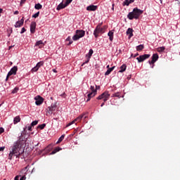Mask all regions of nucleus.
I'll return each instance as SVG.
<instances>
[{
    "mask_svg": "<svg viewBox=\"0 0 180 180\" xmlns=\"http://www.w3.org/2000/svg\"><path fill=\"white\" fill-rule=\"evenodd\" d=\"M144 13V11L138 8H134L131 12H129L127 15V18L129 20H133V19H139L140 16L143 15Z\"/></svg>",
    "mask_w": 180,
    "mask_h": 180,
    "instance_id": "nucleus-1",
    "label": "nucleus"
},
{
    "mask_svg": "<svg viewBox=\"0 0 180 180\" xmlns=\"http://www.w3.org/2000/svg\"><path fill=\"white\" fill-rule=\"evenodd\" d=\"M22 153H23V151L20 149V146L19 145H14L12 148L11 152H10L8 155V160H12V157H13V155L19 157Z\"/></svg>",
    "mask_w": 180,
    "mask_h": 180,
    "instance_id": "nucleus-2",
    "label": "nucleus"
},
{
    "mask_svg": "<svg viewBox=\"0 0 180 180\" xmlns=\"http://www.w3.org/2000/svg\"><path fill=\"white\" fill-rule=\"evenodd\" d=\"M75 33L76 34L72 37L73 41H77L85 36V30H77Z\"/></svg>",
    "mask_w": 180,
    "mask_h": 180,
    "instance_id": "nucleus-3",
    "label": "nucleus"
},
{
    "mask_svg": "<svg viewBox=\"0 0 180 180\" xmlns=\"http://www.w3.org/2000/svg\"><path fill=\"white\" fill-rule=\"evenodd\" d=\"M100 33H105V28L101 27V25H97L94 30L93 34L96 39H98Z\"/></svg>",
    "mask_w": 180,
    "mask_h": 180,
    "instance_id": "nucleus-4",
    "label": "nucleus"
},
{
    "mask_svg": "<svg viewBox=\"0 0 180 180\" xmlns=\"http://www.w3.org/2000/svg\"><path fill=\"white\" fill-rule=\"evenodd\" d=\"M109 98H110V94H109V91H105L103 94H101L100 96H98L96 99L101 100L103 99V102H106L109 101Z\"/></svg>",
    "mask_w": 180,
    "mask_h": 180,
    "instance_id": "nucleus-5",
    "label": "nucleus"
},
{
    "mask_svg": "<svg viewBox=\"0 0 180 180\" xmlns=\"http://www.w3.org/2000/svg\"><path fill=\"white\" fill-rule=\"evenodd\" d=\"M56 109H57V105L51 104L46 110V116H51L53 115V112H56Z\"/></svg>",
    "mask_w": 180,
    "mask_h": 180,
    "instance_id": "nucleus-6",
    "label": "nucleus"
},
{
    "mask_svg": "<svg viewBox=\"0 0 180 180\" xmlns=\"http://www.w3.org/2000/svg\"><path fill=\"white\" fill-rule=\"evenodd\" d=\"M34 99L35 101V105H37V106H40V105H43V102H44V98L39 95L35 96Z\"/></svg>",
    "mask_w": 180,
    "mask_h": 180,
    "instance_id": "nucleus-7",
    "label": "nucleus"
},
{
    "mask_svg": "<svg viewBox=\"0 0 180 180\" xmlns=\"http://www.w3.org/2000/svg\"><path fill=\"white\" fill-rule=\"evenodd\" d=\"M150 54L141 55L136 58V60L138 63H143V61H145V60H147V58H150Z\"/></svg>",
    "mask_w": 180,
    "mask_h": 180,
    "instance_id": "nucleus-8",
    "label": "nucleus"
},
{
    "mask_svg": "<svg viewBox=\"0 0 180 180\" xmlns=\"http://www.w3.org/2000/svg\"><path fill=\"white\" fill-rule=\"evenodd\" d=\"M17 71H18V66L13 67L7 74V77H11V75H16Z\"/></svg>",
    "mask_w": 180,
    "mask_h": 180,
    "instance_id": "nucleus-9",
    "label": "nucleus"
},
{
    "mask_svg": "<svg viewBox=\"0 0 180 180\" xmlns=\"http://www.w3.org/2000/svg\"><path fill=\"white\" fill-rule=\"evenodd\" d=\"M158 58H159V56H158V53H154L153 56H152V61L150 60H148V63L150 65L153 64L154 65V63L157 61H158Z\"/></svg>",
    "mask_w": 180,
    "mask_h": 180,
    "instance_id": "nucleus-10",
    "label": "nucleus"
},
{
    "mask_svg": "<svg viewBox=\"0 0 180 180\" xmlns=\"http://www.w3.org/2000/svg\"><path fill=\"white\" fill-rule=\"evenodd\" d=\"M97 9H98V6H95L93 4L86 7V11H89V12H95V11H96Z\"/></svg>",
    "mask_w": 180,
    "mask_h": 180,
    "instance_id": "nucleus-11",
    "label": "nucleus"
},
{
    "mask_svg": "<svg viewBox=\"0 0 180 180\" xmlns=\"http://www.w3.org/2000/svg\"><path fill=\"white\" fill-rule=\"evenodd\" d=\"M36 32V22H32L30 24V32L33 34Z\"/></svg>",
    "mask_w": 180,
    "mask_h": 180,
    "instance_id": "nucleus-12",
    "label": "nucleus"
},
{
    "mask_svg": "<svg viewBox=\"0 0 180 180\" xmlns=\"http://www.w3.org/2000/svg\"><path fill=\"white\" fill-rule=\"evenodd\" d=\"M25 22L24 17L22 18L21 20H18L15 22V27H20L23 26V23Z\"/></svg>",
    "mask_w": 180,
    "mask_h": 180,
    "instance_id": "nucleus-13",
    "label": "nucleus"
},
{
    "mask_svg": "<svg viewBox=\"0 0 180 180\" xmlns=\"http://www.w3.org/2000/svg\"><path fill=\"white\" fill-rule=\"evenodd\" d=\"M67 6H68L65 3L61 2L60 4H58L56 9L57 11H61V9H64V8H67Z\"/></svg>",
    "mask_w": 180,
    "mask_h": 180,
    "instance_id": "nucleus-14",
    "label": "nucleus"
},
{
    "mask_svg": "<svg viewBox=\"0 0 180 180\" xmlns=\"http://www.w3.org/2000/svg\"><path fill=\"white\" fill-rule=\"evenodd\" d=\"M115 68H116V66H112V68H108L107 71L105 72V76L110 75V72H112V71H113Z\"/></svg>",
    "mask_w": 180,
    "mask_h": 180,
    "instance_id": "nucleus-15",
    "label": "nucleus"
},
{
    "mask_svg": "<svg viewBox=\"0 0 180 180\" xmlns=\"http://www.w3.org/2000/svg\"><path fill=\"white\" fill-rule=\"evenodd\" d=\"M108 36L109 37L110 41H113L114 32L112 30L109 31V32L108 33Z\"/></svg>",
    "mask_w": 180,
    "mask_h": 180,
    "instance_id": "nucleus-16",
    "label": "nucleus"
},
{
    "mask_svg": "<svg viewBox=\"0 0 180 180\" xmlns=\"http://www.w3.org/2000/svg\"><path fill=\"white\" fill-rule=\"evenodd\" d=\"M92 54H94V50L92 49H89V53L86 54V58L91 60V57H92Z\"/></svg>",
    "mask_w": 180,
    "mask_h": 180,
    "instance_id": "nucleus-17",
    "label": "nucleus"
},
{
    "mask_svg": "<svg viewBox=\"0 0 180 180\" xmlns=\"http://www.w3.org/2000/svg\"><path fill=\"white\" fill-rule=\"evenodd\" d=\"M127 34H129V39L131 37H133V29L132 28H128L127 30Z\"/></svg>",
    "mask_w": 180,
    "mask_h": 180,
    "instance_id": "nucleus-18",
    "label": "nucleus"
},
{
    "mask_svg": "<svg viewBox=\"0 0 180 180\" xmlns=\"http://www.w3.org/2000/svg\"><path fill=\"white\" fill-rule=\"evenodd\" d=\"M120 70H119V72L122 73V72H124V71H126V68H127V66L126 65V64H123L122 65L120 66Z\"/></svg>",
    "mask_w": 180,
    "mask_h": 180,
    "instance_id": "nucleus-19",
    "label": "nucleus"
},
{
    "mask_svg": "<svg viewBox=\"0 0 180 180\" xmlns=\"http://www.w3.org/2000/svg\"><path fill=\"white\" fill-rule=\"evenodd\" d=\"M61 150H63V148H60V147H56L51 153V155H53L54 154H56V153H58V151H61Z\"/></svg>",
    "mask_w": 180,
    "mask_h": 180,
    "instance_id": "nucleus-20",
    "label": "nucleus"
},
{
    "mask_svg": "<svg viewBox=\"0 0 180 180\" xmlns=\"http://www.w3.org/2000/svg\"><path fill=\"white\" fill-rule=\"evenodd\" d=\"M20 122V116H16L13 119V123L14 124H16L17 123H19Z\"/></svg>",
    "mask_w": 180,
    "mask_h": 180,
    "instance_id": "nucleus-21",
    "label": "nucleus"
},
{
    "mask_svg": "<svg viewBox=\"0 0 180 180\" xmlns=\"http://www.w3.org/2000/svg\"><path fill=\"white\" fill-rule=\"evenodd\" d=\"M14 180H26V176H22L20 177V176H16L14 178Z\"/></svg>",
    "mask_w": 180,
    "mask_h": 180,
    "instance_id": "nucleus-22",
    "label": "nucleus"
},
{
    "mask_svg": "<svg viewBox=\"0 0 180 180\" xmlns=\"http://www.w3.org/2000/svg\"><path fill=\"white\" fill-rule=\"evenodd\" d=\"M66 41H69V43L68 44V46H71V44H72V43L74 42L71 39V37L70 36L67 37Z\"/></svg>",
    "mask_w": 180,
    "mask_h": 180,
    "instance_id": "nucleus-23",
    "label": "nucleus"
},
{
    "mask_svg": "<svg viewBox=\"0 0 180 180\" xmlns=\"http://www.w3.org/2000/svg\"><path fill=\"white\" fill-rule=\"evenodd\" d=\"M34 8L39 11L43 8V6L40 3H38L35 4Z\"/></svg>",
    "mask_w": 180,
    "mask_h": 180,
    "instance_id": "nucleus-24",
    "label": "nucleus"
},
{
    "mask_svg": "<svg viewBox=\"0 0 180 180\" xmlns=\"http://www.w3.org/2000/svg\"><path fill=\"white\" fill-rule=\"evenodd\" d=\"M43 65H44V61H39L36 65V66L38 68V69H39L40 67H43Z\"/></svg>",
    "mask_w": 180,
    "mask_h": 180,
    "instance_id": "nucleus-25",
    "label": "nucleus"
},
{
    "mask_svg": "<svg viewBox=\"0 0 180 180\" xmlns=\"http://www.w3.org/2000/svg\"><path fill=\"white\" fill-rule=\"evenodd\" d=\"M64 137H65V134L61 135V136L58 139V141L56 142V144H59V143H61V141L64 140Z\"/></svg>",
    "mask_w": 180,
    "mask_h": 180,
    "instance_id": "nucleus-26",
    "label": "nucleus"
},
{
    "mask_svg": "<svg viewBox=\"0 0 180 180\" xmlns=\"http://www.w3.org/2000/svg\"><path fill=\"white\" fill-rule=\"evenodd\" d=\"M165 51V46H160L158 48V53H164Z\"/></svg>",
    "mask_w": 180,
    "mask_h": 180,
    "instance_id": "nucleus-27",
    "label": "nucleus"
},
{
    "mask_svg": "<svg viewBox=\"0 0 180 180\" xmlns=\"http://www.w3.org/2000/svg\"><path fill=\"white\" fill-rule=\"evenodd\" d=\"M112 98H122V96H120V93L119 92H117V93H115L112 95Z\"/></svg>",
    "mask_w": 180,
    "mask_h": 180,
    "instance_id": "nucleus-28",
    "label": "nucleus"
},
{
    "mask_svg": "<svg viewBox=\"0 0 180 180\" xmlns=\"http://www.w3.org/2000/svg\"><path fill=\"white\" fill-rule=\"evenodd\" d=\"M143 49H144V45H143V44H140L136 46L137 51H141V50H143Z\"/></svg>",
    "mask_w": 180,
    "mask_h": 180,
    "instance_id": "nucleus-29",
    "label": "nucleus"
},
{
    "mask_svg": "<svg viewBox=\"0 0 180 180\" xmlns=\"http://www.w3.org/2000/svg\"><path fill=\"white\" fill-rule=\"evenodd\" d=\"M95 95H96V91H91V93H89L88 95H87V97H89V98H94V96H95Z\"/></svg>",
    "mask_w": 180,
    "mask_h": 180,
    "instance_id": "nucleus-30",
    "label": "nucleus"
},
{
    "mask_svg": "<svg viewBox=\"0 0 180 180\" xmlns=\"http://www.w3.org/2000/svg\"><path fill=\"white\" fill-rule=\"evenodd\" d=\"M32 125H29L27 127H25L23 128V131H26V129H27V130H29V131H32Z\"/></svg>",
    "mask_w": 180,
    "mask_h": 180,
    "instance_id": "nucleus-31",
    "label": "nucleus"
},
{
    "mask_svg": "<svg viewBox=\"0 0 180 180\" xmlns=\"http://www.w3.org/2000/svg\"><path fill=\"white\" fill-rule=\"evenodd\" d=\"M130 5L129 0H124V1L122 3L123 6H129Z\"/></svg>",
    "mask_w": 180,
    "mask_h": 180,
    "instance_id": "nucleus-32",
    "label": "nucleus"
},
{
    "mask_svg": "<svg viewBox=\"0 0 180 180\" xmlns=\"http://www.w3.org/2000/svg\"><path fill=\"white\" fill-rule=\"evenodd\" d=\"M84 116H85V115H79V117H77L76 119H75V121L77 122V121H78V122H79V121H81L82 120V118H84Z\"/></svg>",
    "mask_w": 180,
    "mask_h": 180,
    "instance_id": "nucleus-33",
    "label": "nucleus"
},
{
    "mask_svg": "<svg viewBox=\"0 0 180 180\" xmlns=\"http://www.w3.org/2000/svg\"><path fill=\"white\" fill-rule=\"evenodd\" d=\"M18 91H19V87H15L12 90L11 94H18Z\"/></svg>",
    "mask_w": 180,
    "mask_h": 180,
    "instance_id": "nucleus-34",
    "label": "nucleus"
},
{
    "mask_svg": "<svg viewBox=\"0 0 180 180\" xmlns=\"http://www.w3.org/2000/svg\"><path fill=\"white\" fill-rule=\"evenodd\" d=\"M38 129H40L41 130H43V129H44L46 127V124H41L38 125Z\"/></svg>",
    "mask_w": 180,
    "mask_h": 180,
    "instance_id": "nucleus-35",
    "label": "nucleus"
},
{
    "mask_svg": "<svg viewBox=\"0 0 180 180\" xmlns=\"http://www.w3.org/2000/svg\"><path fill=\"white\" fill-rule=\"evenodd\" d=\"M31 71H32V72H37V71H39V68L35 66L32 68Z\"/></svg>",
    "mask_w": 180,
    "mask_h": 180,
    "instance_id": "nucleus-36",
    "label": "nucleus"
},
{
    "mask_svg": "<svg viewBox=\"0 0 180 180\" xmlns=\"http://www.w3.org/2000/svg\"><path fill=\"white\" fill-rule=\"evenodd\" d=\"M41 44H44L43 43V41L39 40V41H38L36 42L35 46H41Z\"/></svg>",
    "mask_w": 180,
    "mask_h": 180,
    "instance_id": "nucleus-37",
    "label": "nucleus"
},
{
    "mask_svg": "<svg viewBox=\"0 0 180 180\" xmlns=\"http://www.w3.org/2000/svg\"><path fill=\"white\" fill-rule=\"evenodd\" d=\"M39 123L38 120H34L31 123V126L33 127L34 126H36L37 124Z\"/></svg>",
    "mask_w": 180,
    "mask_h": 180,
    "instance_id": "nucleus-38",
    "label": "nucleus"
},
{
    "mask_svg": "<svg viewBox=\"0 0 180 180\" xmlns=\"http://www.w3.org/2000/svg\"><path fill=\"white\" fill-rule=\"evenodd\" d=\"M39 15H40V11H38L35 14L32 15V18H34V19H36V18H39Z\"/></svg>",
    "mask_w": 180,
    "mask_h": 180,
    "instance_id": "nucleus-39",
    "label": "nucleus"
},
{
    "mask_svg": "<svg viewBox=\"0 0 180 180\" xmlns=\"http://www.w3.org/2000/svg\"><path fill=\"white\" fill-rule=\"evenodd\" d=\"M90 89H91V92H96V89H95L94 86H91Z\"/></svg>",
    "mask_w": 180,
    "mask_h": 180,
    "instance_id": "nucleus-40",
    "label": "nucleus"
},
{
    "mask_svg": "<svg viewBox=\"0 0 180 180\" xmlns=\"http://www.w3.org/2000/svg\"><path fill=\"white\" fill-rule=\"evenodd\" d=\"M75 120H73L72 122H70L69 124H67V127H70V126H71L72 124H74L75 123Z\"/></svg>",
    "mask_w": 180,
    "mask_h": 180,
    "instance_id": "nucleus-41",
    "label": "nucleus"
},
{
    "mask_svg": "<svg viewBox=\"0 0 180 180\" xmlns=\"http://www.w3.org/2000/svg\"><path fill=\"white\" fill-rule=\"evenodd\" d=\"M25 32H26V28L22 27L20 31V34H23V33H25Z\"/></svg>",
    "mask_w": 180,
    "mask_h": 180,
    "instance_id": "nucleus-42",
    "label": "nucleus"
},
{
    "mask_svg": "<svg viewBox=\"0 0 180 180\" xmlns=\"http://www.w3.org/2000/svg\"><path fill=\"white\" fill-rule=\"evenodd\" d=\"M71 2H72V0H66V1L65 3L68 6V5H70V4H71Z\"/></svg>",
    "mask_w": 180,
    "mask_h": 180,
    "instance_id": "nucleus-43",
    "label": "nucleus"
},
{
    "mask_svg": "<svg viewBox=\"0 0 180 180\" xmlns=\"http://www.w3.org/2000/svg\"><path fill=\"white\" fill-rule=\"evenodd\" d=\"M4 131H5V129L2 127H0V134H1V133H4Z\"/></svg>",
    "mask_w": 180,
    "mask_h": 180,
    "instance_id": "nucleus-44",
    "label": "nucleus"
},
{
    "mask_svg": "<svg viewBox=\"0 0 180 180\" xmlns=\"http://www.w3.org/2000/svg\"><path fill=\"white\" fill-rule=\"evenodd\" d=\"M91 59H88L87 58V60H85L84 63H83V64H88L89 63V60H90Z\"/></svg>",
    "mask_w": 180,
    "mask_h": 180,
    "instance_id": "nucleus-45",
    "label": "nucleus"
},
{
    "mask_svg": "<svg viewBox=\"0 0 180 180\" xmlns=\"http://www.w3.org/2000/svg\"><path fill=\"white\" fill-rule=\"evenodd\" d=\"M96 92H98V89H101V86L96 85Z\"/></svg>",
    "mask_w": 180,
    "mask_h": 180,
    "instance_id": "nucleus-46",
    "label": "nucleus"
},
{
    "mask_svg": "<svg viewBox=\"0 0 180 180\" xmlns=\"http://www.w3.org/2000/svg\"><path fill=\"white\" fill-rule=\"evenodd\" d=\"M14 15H19V11H15L14 13H13Z\"/></svg>",
    "mask_w": 180,
    "mask_h": 180,
    "instance_id": "nucleus-47",
    "label": "nucleus"
},
{
    "mask_svg": "<svg viewBox=\"0 0 180 180\" xmlns=\"http://www.w3.org/2000/svg\"><path fill=\"white\" fill-rule=\"evenodd\" d=\"M112 11H115V4H112Z\"/></svg>",
    "mask_w": 180,
    "mask_h": 180,
    "instance_id": "nucleus-48",
    "label": "nucleus"
},
{
    "mask_svg": "<svg viewBox=\"0 0 180 180\" xmlns=\"http://www.w3.org/2000/svg\"><path fill=\"white\" fill-rule=\"evenodd\" d=\"M5 150V147H0V151H4Z\"/></svg>",
    "mask_w": 180,
    "mask_h": 180,
    "instance_id": "nucleus-49",
    "label": "nucleus"
},
{
    "mask_svg": "<svg viewBox=\"0 0 180 180\" xmlns=\"http://www.w3.org/2000/svg\"><path fill=\"white\" fill-rule=\"evenodd\" d=\"M137 56H139V53H136V54L134 55V58H136V57H137Z\"/></svg>",
    "mask_w": 180,
    "mask_h": 180,
    "instance_id": "nucleus-50",
    "label": "nucleus"
},
{
    "mask_svg": "<svg viewBox=\"0 0 180 180\" xmlns=\"http://www.w3.org/2000/svg\"><path fill=\"white\" fill-rule=\"evenodd\" d=\"M129 4H133V2H134L135 0H129Z\"/></svg>",
    "mask_w": 180,
    "mask_h": 180,
    "instance_id": "nucleus-51",
    "label": "nucleus"
},
{
    "mask_svg": "<svg viewBox=\"0 0 180 180\" xmlns=\"http://www.w3.org/2000/svg\"><path fill=\"white\" fill-rule=\"evenodd\" d=\"M25 2H26L25 0H21V1H20V4H25Z\"/></svg>",
    "mask_w": 180,
    "mask_h": 180,
    "instance_id": "nucleus-52",
    "label": "nucleus"
},
{
    "mask_svg": "<svg viewBox=\"0 0 180 180\" xmlns=\"http://www.w3.org/2000/svg\"><path fill=\"white\" fill-rule=\"evenodd\" d=\"M87 100H86V102H89L91 101V97H87Z\"/></svg>",
    "mask_w": 180,
    "mask_h": 180,
    "instance_id": "nucleus-53",
    "label": "nucleus"
},
{
    "mask_svg": "<svg viewBox=\"0 0 180 180\" xmlns=\"http://www.w3.org/2000/svg\"><path fill=\"white\" fill-rule=\"evenodd\" d=\"M52 71H53V72L57 73V70H56V69H53Z\"/></svg>",
    "mask_w": 180,
    "mask_h": 180,
    "instance_id": "nucleus-54",
    "label": "nucleus"
},
{
    "mask_svg": "<svg viewBox=\"0 0 180 180\" xmlns=\"http://www.w3.org/2000/svg\"><path fill=\"white\" fill-rule=\"evenodd\" d=\"M65 95V93H63L62 94H60V96L64 97Z\"/></svg>",
    "mask_w": 180,
    "mask_h": 180,
    "instance_id": "nucleus-55",
    "label": "nucleus"
},
{
    "mask_svg": "<svg viewBox=\"0 0 180 180\" xmlns=\"http://www.w3.org/2000/svg\"><path fill=\"white\" fill-rule=\"evenodd\" d=\"M105 105V103H103L101 105V107H103Z\"/></svg>",
    "mask_w": 180,
    "mask_h": 180,
    "instance_id": "nucleus-56",
    "label": "nucleus"
},
{
    "mask_svg": "<svg viewBox=\"0 0 180 180\" xmlns=\"http://www.w3.org/2000/svg\"><path fill=\"white\" fill-rule=\"evenodd\" d=\"M3 11H4V9L0 8V13H2Z\"/></svg>",
    "mask_w": 180,
    "mask_h": 180,
    "instance_id": "nucleus-57",
    "label": "nucleus"
},
{
    "mask_svg": "<svg viewBox=\"0 0 180 180\" xmlns=\"http://www.w3.org/2000/svg\"><path fill=\"white\" fill-rule=\"evenodd\" d=\"M12 47H13V46H10L8 47V50H11V49H12Z\"/></svg>",
    "mask_w": 180,
    "mask_h": 180,
    "instance_id": "nucleus-58",
    "label": "nucleus"
},
{
    "mask_svg": "<svg viewBox=\"0 0 180 180\" xmlns=\"http://www.w3.org/2000/svg\"><path fill=\"white\" fill-rule=\"evenodd\" d=\"M8 78H9V77L6 76V81H8Z\"/></svg>",
    "mask_w": 180,
    "mask_h": 180,
    "instance_id": "nucleus-59",
    "label": "nucleus"
},
{
    "mask_svg": "<svg viewBox=\"0 0 180 180\" xmlns=\"http://www.w3.org/2000/svg\"><path fill=\"white\" fill-rule=\"evenodd\" d=\"M106 68H108V70H109V68H109V65H107Z\"/></svg>",
    "mask_w": 180,
    "mask_h": 180,
    "instance_id": "nucleus-60",
    "label": "nucleus"
},
{
    "mask_svg": "<svg viewBox=\"0 0 180 180\" xmlns=\"http://www.w3.org/2000/svg\"><path fill=\"white\" fill-rule=\"evenodd\" d=\"M84 65H85V64L82 63V67H84Z\"/></svg>",
    "mask_w": 180,
    "mask_h": 180,
    "instance_id": "nucleus-61",
    "label": "nucleus"
},
{
    "mask_svg": "<svg viewBox=\"0 0 180 180\" xmlns=\"http://www.w3.org/2000/svg\"><path fill=\"white\" fill-rule=\"evenodd\" d=\"M160 4H162V0H160Z\"/></svg>",
    "mask_w": 180,
    "mask_h": 180,
    "instance_id": "nucleus-62",
    "label": "nucleus"
},
{
    "mask_svg": "<svg viewBox=\"0 0 180 180\" xmlns=\"http://www.w3.org/2000/svg\"><path fill=\"white\" fill-rule=\"evenodd\" d=\"M119 52H120V53H122V50H121V49H120V50H119Z\"/></svg>",
    "mask_w": 180,
    "mask_h": 180,
    "instance_id": "nucleus-63",
    "label": "nucleus"
},
{
    "mask_svg": "<svg viewBox=\"0 0 180 180\" xmlns=\"http://www.w3.org/2000/svg\"><path fill=\"white\" fill-rule=\"evenodd\" d=\"M131 57H134V56H133V53L131 55V57H130V58H131Z\"/></svg>",
    "mask_w": 180,
    "mask_h": 180,
    "instance_id": "nucleus-64",
    "label": "nucleus"
}]
</instances>
